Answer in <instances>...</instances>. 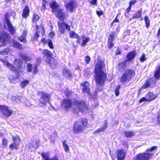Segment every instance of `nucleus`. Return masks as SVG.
<instances>
[{"instance_id": "obj_49", "label": "nucleus", "mask_w": 160, "mask_h": 160, "mask_svg": "<svg viewBox=\"0 0 160 160\" xmlns=\"http://www.w3.org/2000/svg\"><path fill=\"white\" fill-rule=\"evenodd\" d=\"M14 72L16 74V75L15 78H13L14 80H15L16 79H18L19 78L20 76V74L19 73V72L18 70V69H17V70H16Z\"/></svg>"}, {"instance_id": "obj_31", "label": "nucleus", "mask_w": 160, "mask_h": 160, "mask_svg": "<svg viewBox=\"0 0 160 160\" xmlns=\"http://www.w3.org/2000/svg\"><path fill=\"white\" fill-rule=\"evenodd\" d=\"M39 15L36 13H34L32 18V22L33 23H37L40 19Z\"/></svg>"}, {"instance_id": "obj_14", "label": "nucleus", "mask_w": 160, "mask_h": 160, "mask_svg": "<svg viewBox=\"0 0 160 160\" xmlns=\"http://www.w3.org/2000/svg\"><path fill=\"white\" fill-rule=\"evenodd\" d=\"M12 140L13 142L9 145V148L11 149H18V146L20 143V139L18 135L17 137L12 136Z\"/></svg>"}, {"instance_id": "obj_62", "label": "nucleus", "mask_w": 160, "mask_h": 160, "mask_svg": "<svg viewBox=\"0 0 160 160\" xmlns=\"http://www.w3.org/2000/svg\"><path fill=\"white\" fill-rule=\"evenodd\" d=\"M10 15L12 16L14 18H15L16 15V12L15 11H12L10 12Z\"/></svg>"}, {"instance_id": "obj_38", "label": "nucleus", "mask_w": 160, "mask_h": 160, "mask_svg": "<svg viewBox=\"0 0 160 160\" xmlns=\"http://www.w3.org/2000/svg\"><path fill=\"white\" fill-rule=\"evenodd\" d=\"M6 66L10 68V69L11 71H15L16 70H17V68H16L15 66L12 65V64L10 63L9 62H6Z\"/></svg>"}, {"instance_id": "obj_64", "label": "nucleus", "mask_w": 160, "mask_h": 160, "mask_svg": "<svg viewBox=\"0 0 160 160\" xmlns=\"http://www.w3.org/2000/svg\"><path fill=\"white\" fill-rule=\"evenodd\" d=\"M27 35V31L26 30H23V32L21 35L26 37Z\"/></svg>"}, {"instance_id": "obj_10", "label": "nucleus", "mask_w": 160, "mask_h": 160, "mask_svg": "<svg viewBox=\"0 0 160 160\" xmlns=\"http://www.w3.org/2000/svg\"><path fill=\"white\" fill-rule=\"evenodd\" d=\"M153 155V153L148 152L140 153L137 154L133 158V159L134 160H149Z\"/></svg>"}, {"instance_id": "obj_57", "label": "nucleus", "mask_w": 160, "mask_h": 160, "mask_svg": "<svg viewBox=\"0 0 160 160\" xmlns=\"http://www.w3.org/2000/svg\"><path fill=\"white\" fill-rule=\"evenodd\" d=\"M90 4L97 5V0H92L90 2Z\"/></svg>"}, {"instance_id": "obj_60", "label": "nucleus", "mask_w": 160, "mask_h": 160, "mask_svg": "<svg viewBox=\"0 0 160 160\" xmlns=\"http://www.w3.org/2000/svg\"><path fill=\"white\" fill-rule=\"evenodd\" d=\"M115 54L116 55H120L121 54L120 50L118 48L116 50V52Z\"/></svg>"}, {"instance_id": "obj_41", "label": "nucleus", "mask_w": 160, "mask_h": 160, "mask_svg": "<svg viewBox=\"0 0 160 160\" xmlns=\"http://www.w3.org/2000/svg\"><path fill=\"white\" fill-rule=\"evenodd\" d=\"M66 140H64L62 142V145L64 150L66 152H68L69 151V148L68 146L66 143Z\"/></svg>"}, {"instance_id": "obj_32", "label": "nucleus", "mask_w": 160, "mask_h": 160, "mask_svg": "<svg viewBox=\"0 0 160 160\" xmlns=\"http://www.w3.org/2000/svg\"><path fill=\"white\" fill-rule=\"evenodd\" d=\"M39 153L41 156L42 160H51V158H50L49 155L48 153L44 152Z\"/></svg>"}, {"instance_id": "obj_35", "label": "nucleus", "mask_w": 160, "mask_h": 160, "mask_svg": "<svg viewBox=\"0 0 160 160\" xmlns=\"http://www.w3.org/2000/svg\"><path fill=\"white\" fill-rule=\"evenodd\" d=\"M144 20L145 24V26L147 28H148L150 26V21L147 16L144 17Z\"/></svg>"}, {"instance_id": "obj_28", "label": "nucleus", "mask_w": 160, "mask_h": 160, "mask_svg": "<svg viewBox=\"0 0 160 160\" xmlns=\"http://www.w3.org/2000/svg\"><path fill=\"white\" fill-rule=\"evenodd\" d=\"M108 126V122L105 121L104 123V126L96 130L95 131L94 133H99L100 132L104 131L107 128Z\"/></svg>"}, {"instance_id": "obj_33", "label": "nucleus", "mask_w": 160, "mask_h": 160, "mask_svg": "<svg viewBox=\"0 0 160 160\" xmlns=\"http://www.w3.org/2000/svg\"><path fill=\"white\" fill-rule=\"evenodd\" d=\"M13 46L19 49H23L22 44L17 41H14L13 42Z\"/></svg>"}, {"instance_id": "obj_39", "label": "nucleus", "mask_w": 160, "mask_h": 160, "mask_svg": "<svg viewBox=\"0 0 160 160\" xmlns=\"http://www.w3.org/2000/svg\"><path fill=\"white\" fill-rule=\"evenodd\" d=\"M29 82V80H23L21 82L20 84V86L22 88H23L25 87H26L27 85L28 84Z\"/></svg>"}, {"instance_id": "obj_8", "label": "nucleus", "mask_w": 160, "mask_h": 160, "mask_svg": "<svg viewBox=\"0 0 160 160\" xmlns=\"http://www.w3.org/2000/svg\"><path fill=\"white\" fill-rule=\"evenodd\" d=\"M116 30L117 32L115 31H112L111 32L108 37L107 46L109 49L113 48L114 46L115 38L117 37L120 30L118 27L116 28Z\"/></svg>"}, {"instance_id": "obj_50", "label": "nucleus", "mask_w": 160, "mask_h": 160, "mask_svg": "<svg viewBox=\"0 0 160 160\" xmlns=\"http://www.w3.org/2000/svg\"><path fill=\"white\" fill-rule=\"evenodd\" d=\"M157 38L159 39L158 43L160 45V27H159L156 34Z\"/></svg>"}, {"instance_id": "obj_12", "label": "nucleus", "mask_w": 160, "mask_h": 160, "mask_svg": "<svg viewBox=\"0 0 160 160\" xmlns=\"http://www.w3.org/2000/svg\"><path fill=\"white\" fill-rule=\"evenodd\" d=\"M11 37L8 33L3 32L0 34V47L4 46L7 44V42L9 41Z\"/></svg>"}, {"instance_id": "obj_40", "label": "nucleus", "mask_w": 160, "mask_h": 160, "mask_svg": "<svg viewBox=\"0 0 160 160\" xmlns=\"http://www.w3.org/2000/svg\"><path fill=\"white\" fill-rule=\"evenodd\" d=\"M8 143V139L3 138L2 139V145L3 148H5L7 146Z\"/></svg>"}, {"instance_id": "obj_9", "label": "nucleus", "mask_w": 160, "mask_h": 160, "mask_svg": "<svg viewBox=\"0 0 160 160\" xmlns=\"http://www.w3.org/2000/svg\"><path fill=\"white\" fill-rule=\"evenodd\" d=\"M74 103L78 108L79 111L81 112H83L85 110H88L89 109L88 105L83 100H76L74 101Z\"/></svg>"}, {"instance_id": "obj_42", "label": "nucleus", "mask_w": 160, "mask_h": 160, "mask_svg": "<svg viewBox=\"0 0 160 160\" xmlns=\"http://www.w3.org/2000/svg\"><path fill=\"white\" fill-rule=\"evenodd\" d=\"M73 93V92L69 90L68 88L66 89V91H64L65 95L67 97H70Z\"/></svg>"}, {"instance_id": "obj_46", "label": "nucleus", "mask_w": 160, "mask_h": 160, "mask_svg": "<svg viewBox=\"0 0 160 160\" xmlns=\"http://www.w3.org/2000/svg\"><path fill=\"white\" fill-rule=\"evenodd\" d=\"M32 65L31 63H28L27 65V71L30 72L32 71Z\"/></svg>"}, {"instance_id": "obj_51", "label": "nucleus", "mask_w": 160, "mask_h": 160, "mask_svg": "<svg viewBox=\"0 0 160 160\" xmlns=\"http://www.w3.org/2000/svg\"><path fill=\"white\" fill-rule=\"evenodd\" d=\"M140 60L142 62H143L146 60L145 58V54L144 53H143L140 57Z\"/></svg>"}, {"instance_id": "obj_19", "label": "nucleus", "mask_w": 160, "mask_h": 160, "mask_svg": "<svg viewBox=\"0 0 160 160\" xmlns=\"http://www.w3.org/2000/svg\"><path fill=\"white\" fill-rule=\"evenodd\" d=\"M126 156V153L123 149H118L116 152L117 160H124Z\"/></svg>"}, {"instance_id": "obj_21", "label": "nucleus", "mask_w": 160, "mask_h": 160, "mask_svg": "<svg viewBox=\"0 0 160 160\" xmlns=\"http://www.w3.org/2000/svg\"><path fill=\"white\" fill-rule=\"evenodd\" d=\"M137 54V52L135 50H132L128 52L126 55L127 59L125 60L128 62H132L134 59Z\"/></svg>"}, {"instance_id": "obj_2", "label": "nucleus", "mask_w": 160, "mask_h": 160, "mask_svg": "<svg viewBox=\"0 0 160 160\" xmlns=\"http://www.w3.org/2000/svg\"><path fill=\"white\" fill-rule=\"evenodd\" d=\"M105 67L104 61L100 57L98 58L97 62L95 65L94 72L96 84L99 86L104 85L107 78V74L103 70Z\"/></svg>"}, {"instance_id": "obj_53", "label": "nucleus", "mask_w": 160, "mask_h": 160, "mask_svg": "<svg viewBox=\"0 0 160 160\" xmlns=\"http://www.w3.org/2000/svg\"><path fill=\"white\" fill-rule=\"evenodd\" d=\"M157 147L156 146H153L151 147L150 148L147 149L146 151L152 152L154 151L155 149H157Z\"/></svg>"}, {"instance_id": "obj_30", "label": "nucleus", "mask_w": 160, "mask_h": 160, "mask_svg": "<svg viewBox=\"0 0 160 160\" xmlns=\"http://www.w3.org/2000/svg\"><path fill=\"white\" fill-rule=\"evenodd\" d=\"M19 56L25 62L31 61L32 60V58L31 57L25 54H21Z\"/></svg>"}, {"instance_id": "obj_54", "label": "nucleus", "mask_w": 160, "mask_h": 160, "mask_svg": "<svg viewBox=\"0 0 160 160\" xmlns=\"http://www.w3.org/2000/svg\"><path fill=\"white\" fill-rule=\"evenodd\" d=\"M38 72V69L37 67V66L35 65L34 68L33 70V73L34 75L36 74Z\"/></svg>"}, {"instance_id": "obj_56", "label": "nucleus", "mask_w": 160, "mask_h": 160, "mask_svg": "<svg viewBox=\"0 0 160 160\" xmlns=\"http://www.w3.org/2000/svg\"><path fill=\"white\" fill-rule=\"evenodd\" d=\"M148 101V100L147 98H146L145 97H143L141 98L139 101V102H142L143 101Z\"/></svg>"}, {"instance_id": "obj_45", "label": "nucleus", "mask_w": 160, "mask_h": 160, "mask_svg": "<svg viewBox=\"0 0 160 160\" xmlns=\"http://www.w3.org/2000/svg\"><path fill=\"white\" fill-rule=\"evenodd\" d=\"M18 40L21 42L25 43L26 42V37L22 36H21L18 38Z\"/></svg>"}, {"instance_id": "obj_55", "label": "nucleus", "mask_w": 160, "mask_h": 160, "mask_svg": "<svg viewBox=\"0 0 160 160\" xmlns=\"http://www.w3.org/2000/svg\"><path fill=\"white\" fill-rule=\"evenodd\" d=\"M96 12L97 15L99 16L100 17L101 15H102L103 14V12L102 10H101L100 11L97 10Z\"/></svg>"}, {"instance_id": "obj_18", "label": "nucleus", "mask_w": 160, "mask_h": 160, "mask_svg": "<svg viewBox=\"0 0 160 160\" xmlns=\"http://www.w3.org/2000/svg\"><path fill=\"white\" fill-rule=\"evenodd\" d=\"M47 43L50 48L52 49H53L54 48V47L53 45L52 41L49 39L47 40L45 38H42L39 42L38 44L39 45H40L42 44L43 46H45Z\"/></svg>"}, {"instance_id": "obj_29", "label": "nucleus", "mask_w": 160, "mask_h": 160, "mask_svg": "<svg viewBox=\"0 0 160 160\" xmlns=\"http://www.w3.org/2000/svg\"><path fill=\"white\" fill-rule=\"evenodd\" d=\"M37 31L35 32V35L31 38V41L32 42H34L37 40L38 38L40 37L39 35V31L38 30L39 28V26L38 25L36 26Z\"/></svg>"}, {"instance_id": "obj_17", "label": "nucleus", "mask_w": 160, "mask_h": 160, "mask_svg": "<svg viewBox=\"0 0 160 160\" xmlns=\"http://www.w3.org/2000/svg\"><path fill=\"white\" fill-rule=\"evenodd\" d=\"M129 63L125 60L119 62L117 64L116 67L118 72H122L125 71Z\"/></svg>"}, {"instance_id": "obj_63", "label": "nucleus", "mask_w": 160, "mask_h": 160, "mask_svg": "<svg viewBox=\"0 0 160 160\" xmlns=\"http://www.w3.org/2000/svg\"><path fill=\"white\" fill-rule=\"evenodd\" d=\"M42 32H41L42 35H44L45 34V30L43 27H41Z\"/></svg>"}, {"instance_id": "obj_4", "label": "nucleus", "mask_w": 160, "mask_h": 160, "mask_svg": "<svg viewBox=\"0 0 160 160\" xmlns=\"http://www.w3.org/2000/svg\"><path fill=\"white\" fill-rule=\"evenodd\" d=\"M160 79V64L157 66L154 72V77H150L146 79L144 83L141 87V89H146L151 87L152 88L156 86V80Z\"/></svg>"}, {"instance_id": "obj_36", "label": "nucleus", "mask_w": 160, "mask_h": 160, "mask_svg": "<svg viewBox=\"0 0 160 160\" xmlns=\"http://www.w3.org/2000/svg\"><path fill=\"white\" fill-rule=\"evenodd\" d=\"M48 3V2L46 0H42V6L41 7V11H43L44 12L46 9V4Z\"/></svg>"}, {"instance_id": "obj_23", "label": "nucleus", "mask_w": 160, "mask_h": 160, "mask_svg": "<svg viewBox=\"0 0 160 160\" xmlns=\"http://www.w3.org/2000/svg\"><path fill=\"white\" fill-rule=\"evenodd\" d=\"M62 75L64 77L68 78H71L72 77V73L70 70L68 69L64 68L62 71Z\"/></svg>"}, {"instance_id": "obj_5", "label": "nucleus", "mask_w": 160, "mask_h": 160, "mask_svg": "<svg viewBox=\"0 0 160 160\" xmlns=\"http://www.w3.org/2000/svg\"><path fill=\"white\" fill-rule=\"evenodd\" d=\"M88 124V120L85 117L81 118L76 121L73 125V133L78 134L83 132L85 128H87Z\"/></svg>"}, {"instance_id": "obj_61", "label": "nucleus", "mask_w": 160, "mask_h": 160, "mask_svg": "<svg viewBox=\"0 0 160 160\" xmlns=\"http://www.w3.org/2000/svg\"><path fill=\"white\" fill-rule=\"evenodd\" d=\"M51 160H59V159L58 157L57 156L55 155L51 158Z\"/></svg>"}, {"instance_id": "obj_26", "label": "nucleus", "mask_w": 160, "mask_h": 160, "mask_svg": "<svg viewBox=\"0 0 160 160\" xmlns=\"http://www.w3.org/2000/svg\"><path fill=\"white\" fill-rule=\"evenodd\" d=\"M146 97H147L148 102H150L155 99L157 96L152 92H148L147 94Z\"/></svg>"}, {"instance_id": "obj_27", "label": "nucleus", "mask_w": 160, "mask_h": 160, "mask_svg": "<svg viewBox=\"0 0 160 160\" xmlns=\"http://www.w3.org/2000/svg\"><path fill=\"white\" fill-rule=\"evenodd\" d=\"M142 8H140L133 14L132 18H141L142 16Z\"/></svg>"}, {"instance_id": "obj_25", "label": "nucleus", "mask_w": 160, "mask_h": 160, "mask_svg": "<svg viewBox=\"0 0 160 160\" xmlns=\"http://www.w3.org/2000/svg\"><path fill=\"white\" fill-rule=\"evenodd\" d=\"M22 63L23 62L22 60L17 58L14 59L13 62V63L19 69H21L22 68Z\"/></svg>"}, {"instance_id": "obj_16", "label": "nucleus", "mask_w": 160, "mask_h": 160, "mask_svg": "<svg viewBox=\"0 0 160 160\" xmlns=\"http://www.w3.org/2000/svg\"><path fill=\"white\" fill-rule=\"evenodd\" d=\"M77 2L75 0H70L67 3L65 4L66 8L68 9L70 12H72L75 10Z\"/></svg>"}, {"instance_id": "obj_24", "label": "nucleus", "mask_w": 160, "mask_h": 160, "mask_svg": "<svg viewBox=\"0 0 160 160\" xmlns=\"http://www.w3.org/2000/svg\"><path fill=\"white\" fill-rule=\"evenodd\" d=\"M137 0H131L129 2V5L125 12L126 13H129L131 11L132 6L137 2Z\"/></svg>"}, {"instance_id": "obj_3", "label": "nucleus", "mask_w": 160, "mask_h": 160, "mask_svg": "<svg viewBox=\"0 0 160 160\" xmlns=\"http://www.w3.org/2000/svg\"><path fill=\"white\" fill-rule=\"evenodd\" d=\"M42 54L44 61L50 68L52 69H55L57 68L58 63V61L52 57L53 54L50 51L46 49H43Z\"/></svg>"}, {"instance_id": "obj_59", "label": "nucleus", "mask_w": 160, "mask_h": 160, "mask_svg": "<svg viewBox=\"0 0 160 160\" xmlns=\"http://www.w3.org/2000/svg\"><path fill=\"white\" fill-rule=\"evenodd\" d=\"M41 62V59L40 58H37L36 59V62L37 64H40Z\"/></svg>"}, {"instance_id": "obj_22", "label": "nucleus", "mask_w": 160, "mask_h": 160, "mask_svg": "<svg viewBox=\"0 0 160 160\" xmlns=\"http://www.w3.org/2000/svg\"><path fill=\"white\" fill-rule=\"evenodd\" d=\"M30 12V10L28 6H25L22 10V18L26 19L29 15Z\"/></svg>"}, {"instance_id": "obj_34", "label": "nucleus", "mask_w": 160, "mask_h": 160, "mask_svg": "<svg viewBox=\"0 0 160 160\" xmlns=\"http://www.w3.org/2000/svg\"><path fill=\"white\" fill-rule=\"evenodd\" d=\"M82 38L83 39L81 45L82 46L84 47L86 45V44L89 41L90 39L88 38L85 37L83 35L82 36Z\"/></svg>"}, {"instance_id": "obj_13", "label": "nucleus", "mask_w": 160, "mask_h": 160, "mask_svg": "<svg viewBox=\"0 0 160 160\" xmlns=\"http://www.w3.org/2000/svg\"><path fill=\"white\" fill-rule=\"evenodd\" d=\"M4 19L8 29V31L12 35H13L15 30L12 26L10 20V16L9 13L6 12L4 15Z\"/></svg>"}, {"instance_id": "obj_15", "label": "nucleus", "mask_w": 160, "mask_h": 160, "mask_svg": "<svg viewBox=\"0 0 160 160\" xmlns=\"http://www.w3.org/2000/svg\"><path fill=\"white\" fill-rule=\"evenodd\" d=\"M61 105L66 111H68L70 108L72 107V102L71 99L64 98L61 102Z\"/></svg>"}, {"instance_id": "obj_20", "label": "nucleus", "mask_w": 160, "mask_h": 160, "mask_svg": "<svg viewBox=\"0 0 160 160\" xmlns=\"http://www.w3.org/2000/svg\"><path fill=\"white\" fill-rule=\"evenodd\" d=\"M89 85L90 84L89 82L87 81H85L82 83H81L80 85L83 87L82 89V92L89 94L90 89Z\"/></svg>"}, {"instance_id": "obj_37", "label": "nucleus", "mask_w": 160, "mask_h": 160, "mask_svg": "<svg viewBox=\"0 0 160 160\" xmlns=\"http://www.w3.org/2000/svg\"><path fill=\"white\" fill-rule=\"evenodd\" d=\"M124 134L127 138L132 137L134 135V132L132 131H125L124 132Z\"/></svg>"}, {"instance_id": "obj_58", "label": "nucleus", "mask_w": 160, "mask_h": 160, "mask_svg": "<svg viewBox=\"0 0 160 160\" xmlns=\"http://www.w3.org/2000/svg\"><path fill=\"white\" fill-rule=\"evenodd\" d=\"M130 32L131 31L130 30L127 29L124 31V32L126 33V35L128 36L130 35Z\"/></svg>"}, {"instance_id": "obj_1", "label": "nucleus", "mask_w": 160, "mask_h": 160, "mask_svg": "<svg viewBox=\"0 0 160 160\" xmlns=\"http://www.w3.org/2000/svg\"><path fill=\"white\" fill-rule=\"evenodd\" d=\"M50 7L52 9V11L55 15L56 17L61 21H58V32L62 34H65L66 30L70 32H69L70 37L72 38H78V35L74 31H71L70 26L66 23L64 21L66 20L67 18L63 10L59 8V4L56 1H53L50 4Z\"/></svg>"}, {"instance_id": "obj_52", "label": "nucleus", "mask_w": 160, "mask_h": 160, "mask_svg": "<svg viewBox=\"0 0 160 160\" xmlns=\"http://www.w3.org/2000/svg\"><path fill=\"white\" fill-rule=\"evenodd\" d=\"M157 123L160 125V111H159L157 117Z\"/></svg>"}, {"instance_id": "obj_7", "label": "nucleus", "mask_w": 160, "mask_h": 160, "mask_svg": "<svg viewBox=\"0 0 160 160\" xmlns=\"http://www.w3.org/2000/svg\"><path fill=\"white\" fill-rule=\"evenodd\" d=\"M38 96L41 95L39 99L38 102L39 105L42 106H45L49 102L51 94L44 91H38L37 93Z\"/></svg>"}, {"instance_id": "obj_43", "label": "nucleus", "mask_w": 160, "mask_h": 160, "mask_svg": "<svg viewBox=\"0 0 160 160\" xmlns=\"http://www.w3.org/2000/svg\"><path fill=\"white\" fill-rule=\"evenodd\" d=\"M120 88V86L119 85L117 86L114 90L115 94L116 96H118L119 94V90Z\"/></svg>"}, {"instance_id": "obj_11", "label": "nucleus", "mask_w": 160, "mask_h": 160, "mask_svg": "<svg viewBox=\"0 0 160 160\" xmlns=\"http://www.w3.org/2000/svg\"><path fill=\"white\" fill-rule=\"evenodd\" d=\"M0 111L4 117L7 118L10 116L13 112V111L10 109L6 105H0Z\"/></svg>"}, {"instance_id": "obj_47", "label": "nucleus", "mask_w": 160, "mask_h": 160, "mask_svg": "<svg viewBox=\"0 0 160 160\" xmlns=\"http://www.w3.org/2000/svg\"><path fill=\"white\" fill-rule=\"evenodd\" d=\"M8 48H5L2 51H0V54L2 55H5L7 54L8 52Z\"/></svg>"}, {"instance_id": "obj_6", "label": "nucleus", "mask_w": 160, "mask_h": 160, "mask_svg": "<svg viewBox=\"0 0 160 160\" xmlns=\"http://www.w3.org/2000/svg\"><path fill=\"white\" fill-rule=\"evenodd\" d=\"M135 71L132 69L129 68L125 70L120 78V81L122 83H126L130 81L135 75Z\"/></svg>"}, {"instance_id": "obj_48", "label": "nucleus", "mask_w": 160, "mask_h": 160, "mask_svg": "<svg viewBox=\"0 0 160 160\" xmlns=\"http://www.w3.org/2000/svg\"><path fill=\"white\" fill-rule=\"evenodd\" d=\"M84 59L86 64L89 63L91 61V58L88 55L86 56L85 57Z\"/></svg>"}, {"instance_id": "obj_44", "label": "nucleus", "mask_w": 160, "mask_h": 160, "mask_svg": "<svg viewBox=\"0 0 160 160\" xmlns=\"http://www.w3.org/2000/svg\"><path fill=\"white\" fill-rule=\"evenodd\" d=\"M119 14H118L114 19L110 23V27H112L113 26V23L114 22H119V20L118 19V17Z\"/></svg>"}]
</instances>
